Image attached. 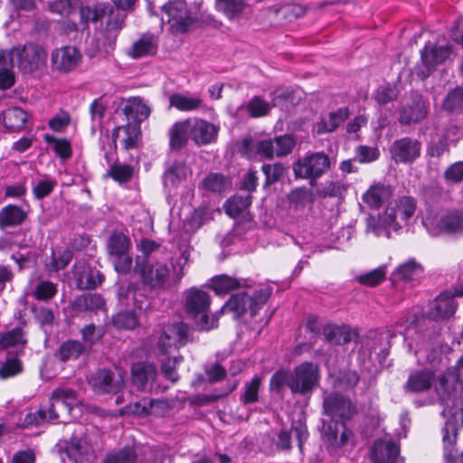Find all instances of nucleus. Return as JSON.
Masks as SVG:
<instances>
[{"label":"nucleus","instance_id":"obj_15","mask_svg":"<svg viewBox=\"0 0 463 463\" xmlns=\"http://www.w3.org/2000/svg\"><path fill=\"white\" fill-rule=\"evenodd\" d=\"M49 406L50 420H57L61 414L70 413L73 407L78 404L77 392L71 388H58L53 391Z\"/></svg>","mask_w":463,"mask_h":463},{"label":"nucleus","instance_id":"obj_31","mask_svg":"<svg viewBox=\"0 0 463 463\" xmlns=\"http://www.w3.org/2000/svg\"><path fill=\"white\" fill-rule=\"evenodd\" d=\"M326 342L332 345H345L357 337V333L346 326L326 325L323 328Z\"/></svg>","mask_w":463,"mask_h":463},{"label":"nucleus","instance_id":"obj_9","mask_svg":"<svg viewBox=\"0 0 463 463\" xmlns=\"http://www.w3.org/2000/svg\"><path fill=\"white\" fill-rule=\"evenodd\" d=\"M8 57L16 64L24 73H32L44 65L46 52L35 44H27L24 47H14L9 52Z\"/></svg>","mask_w":463,"mask_h":463},{"label":"nucleus","instance_id":"obj_55","mask_svg":"<svg viewBox=\"0 0 463 463\" xmlns=\"http://www.w3.org/2000/svg\"><path fill=\"white\" fill-rule=\"evenodd\" d=\"M172 336L176 343V348L185 345L188 342L192 341L190 335V326L183 322L175 323L169 327Z\"/></svg>","mask_w":463,"mask_h":463},{"label":"nucleus","instance_id":"obj_19","mask_svg":"<svg viewBox=\"0 0 463 463\" xmlns=\"http://www.w3.org/2000/svg\"><path fill=\"white\" fill-rule=\"evenodd\" d=\"M191 140L197 146H205L215 142L219 127L200 118H189Z\"/></svg>","mask_w":463,"mask_h":463},{"label":"nucleus","instance_id":"obj_30","mask_svg":"<svg viewBox=\"0 0 463 463\" xmlns=\"http://www.w3.org/2000/svg\"><path fill=\"white\" fill-rule=\"evenodd\" d=\"M169 146L173 151H180L191 139L190 118L175 122L169 129Z\"/></svg>","mask_w":463,"mask_h":463},{"label":"nucleus","instance_id":"obj_42","mask_svg":"<svg viewBox=\"0 0 463 463\" xmlns=\"http://www.w3.org/2000/svg\"><path fill=\"white\" fill-rule=\"evenodd\" d=\"M85 346L78 340L63 342L58 350V356L62 362L78 359L84 352Z\"/></svg>","mask_w":463,"mask_h":463},{"label":"nucleus","instance_id":"obj_8","mask_svg":"<svg viewBox=\"0 0 463 463\" xmlns=\"http://www.w3.org/2000/svg\"><path fill=\"white\" fill-rule=\"evenodd\" d=\"M165 21L175 33H186L195 22L196 16L188 9L184 0L169 1L162 7Z\"/></svg>","mask_w":463,"mask_h":463},{"label":"nucleus","instance_id":"obj_47","mask_svg":"<svg viewBox=\"0 0 463 463\" xmlns=\"http://www.w3.org/2000/svg\"><path fill=\"white\" fill-rule=\"evenodd\" d=\"M133 175L134 168L132 165L115 163L109 167L106 175L119 184H125L132 179Z\"/></svg>","mask_w":463,"mask_h":463},{"label":"nucleus","instance_id":"obj_6","mask_svg":"<svg viewBox=\"0 0 463 463\" xmlns=\"http://www.w3.org/2000/svg\"><path fill=\"white\" fill-rule=\"evenodd\" d=\"M270 291L268 288H261L251 293L243 291L233 294L222 307L221 313L230 312L235 318L244 315L248 310L254 316L257 310L268 300Z\"/></svg>","mask_w":463,"mask_h":463},{"label":"nucleus","instance_id":"obj_45","mask_svg":"<svg viewBox=\"0 0 463 463\" xmlns=\"http://www.w3.org/2000/svg\"><path fill=\"white\" fill-rule=\"evenodd\" d=\"M422 273V268L415 260H409L399 266L393 272L394 280L410 281Z\"/></svg>","mask_w":463,"mask_h":463},{"label":"nucleus","instance_id":"obj_62","mask_svg":"<svg viewBox=\"0 0 463 463\" xmlns=\"http://www.w3.org/2000/svg\"><path fill=\"white\" fill-rule=\"evenodd\" d=\"M137 454L134 449L126 447L115 454L108 456L102 463H136Z\"/></svg>","mask_w":463,"mask_h":463},{"label":"nucleus","instance_id":"obj_33","mask_svg":"<svg viewBox=\"0 0 463 463\" xmlns=\"http://www.w3.org/2000/svg\"><path fill=\"white\" fill-rule=\"evenodd\" d=\"M189 173L190 169L184 163L175 162L165 170L163 175L165 187L176 188L182 181L185 180Z\"/></svg>","mask_w":463,"mask_h":463},{"label":"nucleus","instance_id":"obj_52","mask_svg":"<svg viewBox=\"0 0 463 463\" xmlns=\"http://www.w3.org/2000/svg\"><path fill=\"white\" fill-rule=\"evenodd\" d=\"M44 141L52 146L55 154L62 159H68L71 156V146L65 138H57L49 134L44 135Z\"/></svg>","mask_w":463,"mask_h":463},{"label":"nucleus","instance_id":"obj_48","mask_svg":"<svg viewBox=\"0 0 463 463\" xmlns=\"http://www.w3.org/2000/svg\"><path fill=\"white\" fill-rule=\"evenodd\" d=\"M261 170L266 177L265 187L279 182L286 174V167L281 163L264 164Z\"/></svg>","mask_w":463,"mask_h":463},{"label":"nucleus","instance_id":"obj_7","mask_svg":"<svg viewBox=\"0 0 463 463\" xmlns=\"http://www.w3.org/2000/svg\"><path fill=\"white\" fill-rule=\"evenodd\" d=\"M289 390L293 394L310 395L319 383V369L312 362H304L291 371Z\"/></svg>","mask_w":463,"mask_h":463},{"label":"nucleus","instance_id":"obj_1","mask_svg":"<svg viewBox=\"0 0 463 463\" xmlns=\"http://www.w3.org/2000/svg\"><path fill=\"white\" fill-rule=\"evenodd\" d=\"M80 16L83 28L90 22H101V29L98 42L102 45V50L109 54L113 51L119 32L125 25L127 13L116 8L109 3H98L92 6H82Z\"/></svg>","mask_w":463,"mask_h":463},{"label":"nucleus","instance_id":"obj_27","mask_svg":"<svg viewBox=\"0 0 463 463\" xmlns=\"http://www.w3.org/2000/svg\"><path fill=\"white\" fill-rule=\"evenodd\" d=\"M323 434L325 440L334 448H341L346 444L352 432L343 421L330 420L324 424Z\"/></svg>","mask_w":463,"mask_h":463},{"label":"nucleus","instance_id":"obj_61","mask_svg":"<svg viewBox=\"0 0 463 463\" xmlns=\"http://www.w3.org/2000/svg\"><path fill=\"white\" fill-rule=\"evenodd\" d=\"M26 343L25 333L20 328H14L1 336L0 345L4 347L24 345Z\"/></svg>","mask_w":463,"mask_h":463},{"label":"nucleus","instance_id":"obj_26","mask_svg":"<svg viewBox=\"0 0 463 463\" xmlns=\"http://www.w3.org/2000/svg\"><path fill=\"white\" fill-rule=\"evenodd\" d=\"M393 196V188L390 184L377 183L372 184L363 194V202L371 209H379Z\"/></svg>","mask_w":463,"mask_h":463},{"label":"nucleus","instance_id":"obj_59","mask_svg":"<svg viewBox=\"0 0 463 463\" xmlns=\"http://www.w3.org/2000/svg\"><path fill=\"white\" fill-rule=\"evenodd\" d=\"M380 217V223L384 230V237L390 238L391 230L398 231L401 225L396 221V210L394 208H388L383 213L378 214Z\"/></svg>","mask_w":463,"mask_h":463},{"label":"nucleus","instance_id":"obj_39","mask_svg":"<svg viewBox=\"0 0 463 463\" xmlns=\"http://www.w3.org/2000/svg\"><path fill=\"white\" fill-rule=\"evenodd\" d=\"M172 107L180 111H194L203 106V100L199 97L187 96L181 93H174L169 98Z\"/></svg>","mask_w":463,"mask_h":463},{"label":"nucleus","instance_id":"obj_14","mask_svg":"<svg viewBox=\"0 0 463 463\" xmlns=\"http://www.w3.org/2000/svg\"><path fill=\"white\" fill-rule=\"evenodd\" d=\"M428 102L418 93L411 95L410 99L398 110V121L401 125L409 126L422 121L428 115Z\"/></svg>","mask_w":463,"mask_h":463},{"label":"nucleus","instance_id":"obj_3","mask_svg":"<svg viewBox=\"0 0 463 463\" xmlns=\"http://www.w3.org/2000/svg\"><path fill=\"white\" fill-rule=\"evenodd\" d=\"M436 392L444 406L443 413L463 423V388L458 376L452 372L441 374L436 385Z\"/></svg>","mask_w":463,"mask_h":463},{"label":"nucleus","instance_id":"obj_17","mask_svg":"<svg viewBox=\"0 0 463 463\" xmlns=\"http://www.w3.org/2000/svg\"><path fill=\"white\" fill-rule=\"evenodd\" d=\"M421 144L411 137H402L395 140L390 147V152L396 163L411 164L420 156Z\"/></svg>","mask_w":463,"mask_h":463},{"label":"nucleus","instance_id":"obj_58","mask_svg":"<svg viewBox=\"0 0 463 463\" xmlns=\"http://www.w3.org/2000/svg\"><path fill=\"white\" fill-rule=\"evenodd\" d=\"M248 111L252 118H260L267 116L270 109L271 105L269 102L264 100L259 96H254L248 103Z\"/></svg>","mask_w":463,"mask_h":463},{"label":"nucleus","instance_id":"obj_43","mask_svg":"<svg viewBox=\"0 0 463 463\" xmlns=\"http://www.w3.org/2000/svg\"><path fill=\"white\" fill-rule=\"evenodd\" d=\"M211 285L217 295H226L230 291L241 287L238 279L224 274L213 277Z\"/></svg>","mask_w":463,"mask_h":463},{"label":"nucleus","instance_id":"obj_44","mask_svg":"<svg viewBox=\"0 0 463 463\" xmlns=\"http://www.w3.org/2000/svg\"><path fill=\"white\" fill-rule=\"evenodd\" d=\"M250 204L251 195L250 194L246 195L235 194L231 197L225 204L226 213L232 218H236L241 215Z\"/></svg>","mask_w":463,"mask_h":463},{"label":"nucleus","instance_id":"obj_36","mask_svg":"<svg viewBox=\"0 0 463 463\" xmlns=\"http://www.w3.org/2000/svg\"><path fill=\"white\" fill-rule=\"evenodd\" d=\"M150 108L143 102L139 97H134L128 99L124 108V113L127 117L132 118L137 122H142L150 115Z\"/></svg>","mask_w":463,"mask_h":463},{"label":"nucleus","instance_id":"obj_54","mask_svg":"<svg viewBox=\"0 0 463 463\" xmlns=\"http://www.w3.org/2000/svg\"><path fill=\"white\" fill-rule=\"evenodd\" d=\"M113 325L119 329H134L138 325L136 312L121 311L112 318Z\"/></svg>","mask_w":463,"mask_h":463},{"label":"nucleus","instance_id":"obj_51","mask_svg":"<svg viewBox=\"0 0 463 463\" xmlns=\"http://www.w3.org/2000/svg\"><path fill=\"white\" fill-rule=\"evenodd\" d=\"M442 108L449 113L463 109V86L457 87L447 94Z\"/></svg>","mask_w":463,"mask_h":463},{"label":"nucleus","instance_id":"obj_10","mask_svg":"<svg viewBox=\"0 0 463 463\" xmlns=\"http://www.w3.org/2000/svg\"><path fill=\"white\" fill-rule=\"evenodd\" d=\"M426 228L432 236L440 234L463 233V211H452L439 218L428 219L424 222Z\"/></svg>","mask_w":463,"mask_h":463},{"label":"nucleus","instance_id":"obj_2","mask_svg":"<svg viewBox=\"0 0 463 463\" xmlns=\"http://www.w3.org/2000/svg\"><path fill=\"white\" fill-rule=\"evenodd\" d=\"M183 296L185 313L200 329L208 331L217 326L218 317L210 314L212 298L207 291L192 287L184 290Z\"/></svg>","mask_w":463,"mask_h":463},{"label":"nucleus","instance_id":"obj_18","mask_svg":"<svg viewBox=\"0 0 463 463\" xmlns=\"http://www.w3.org/2000/svg\"><path fill=\"white\" fill-rule=\"evenodd\" d=\"M79 289H93L100 286L104 280L103 274L96 268L85 261H78L73 269Z\"/></svg>","mask_w":463,"mask_h":463},{"label":"nucleus","instance_id":"obj_53","mask_svg":"<svg viewBox=\"0 0 463 463\" xmlns=\"http://www.w3.org/2000/svg\"><path fill=\"white\" fill-rule=\"evenodd\" d=\"M275 146V155L277 157H282L289 155L295 147L296 141L292 136L285 134L277 136L273 138Z\"/></svg>","mask_w":463,"mask_h":463},{"label":"nucleus","instance_id":"obj_37","mask_svg":"<svg viewBox=\"0 0 463 463\" xmlns=\"http://www.w3.org/2000/svg\"><path fill=\"white\" fill-rule=\"evenodd\" d=\"M14 64L6 52H0V89L8 90L14 85L15 76L13 71Z\"/></svg>","mask_w":463,"mask_h":463},{"label":"nucleus","instance_id":"obj_13","mask_svg":"<svg viewBox=\"0 0 463 463\" xmlns=\"http://www.w3.org/2000/svg\"><path fill=\"white\" fill-rule=\"evenodd\" d=\"M88 383L97 394L118 393L124 387V380L108 369H99L88 377Z\"/></svg>","mask_w":463,"mask_h":463},{"label":"nucleus","instance_id":"obj_16","mask_svg":"<svg viewBox=\"0 0 463 463\" xmlns=\"http://www.w3.org/2000/svg\"><path fill=\"white\" fill-rule=\"evenodd\" d=\"M82 55L74 46H63L52 52L51 63L54 71L68 73L75 70L81 61Z\"/></svg>","mask_w":463,"mask_h":463},{"label":"nucleus","instance_id":"obj_25","mask_svg":"<svg viewBox=\"0 0 463 463\" xmlns=\"http://www.w3.org/2000/svg\"><path fill=\"white\" fill-rule=\"evenodd\" d=\"M400 448L392 440L377 439L372 449V459L374 463H396L399 458Z\"/></svg>","mask_w":463,"mask_h":463},{"label":"nucleus","instance_id":"obj_32","mask_svg":"<svg viewBox=\"0 0 463 463\" xmlns=\"http://www.w3.org/2000/svg\"><path fill=\"white\" fill-rule=\"evenodd\" d=\"M27 213L18 205L8 204L0 210V228L5 229L21 225Z\"/></svg>","mask_w":463,"mask_h":463},{"label":"nucleus","instance_id":"obj_63","mask_svg":"<svg viewBox=\"0 0 463 463\" xmlns=\"http://www.w3.org/2000/svg\"><path fill=\"white\" fill-rule=\"evenodd\" d=\"M291 371L279 370L277 371L270 378L269 389L271 392H279L284 386L289 388V383L291 381Z\"/></svg>","mask_w":463,"mask_h":463},{"label":"nucleus","instance_id":"obj_24","mask_svg":"<svg viewBox=\"0 0 463 463\" xmlns=\"http://www.w3.org/2000/svg\"><path fill=\"white\" fill-rule=\"evenodd\" d=\"M458 422L447 421L443 428L444 458L447 463H463V451L458 454L456 449Z\"/></svg>","mask_w":463,"mask_h":463},{"label":"nucleus","instance_id":"obj_49","mask_svg":"<svg viewBox=\"0 0 463 463\" xmlns=\"http://www.w3.org/2000/svg\"><path fill=\"white\" fill-rule=\"evenodd\" d=\"M202 184L208 192L222 193L230 185V182L224 175L212 173L203 180Z\"/></svg>","mask_w":463,"mask_h":463},{"label":"nucleus","instance_id":"obj_23","mask_svg":"<svg viewBox=\"0 0 463 463\" xmlns=\"http://www.w3.org/2000/svg\"><path fill=\"white\" fill-rule=\"evenodd\" d=\"M156 375L155 364L149 362H137L131 367L132 383L140 391H145L151 386Z\"/></svg>","mask_w":463,"mask_h":463},{"label":"nucleus","instance_id":"obj_46","mask_svg":"<svg viewBox=\"0 0 463 463\" xmlns=\"http://www.w3.org/2000/svg\"><path fill=\"white\" fill-rule=\"evenodd\" d=\"M131 242L123 233H113L108 242V252L110 256L128 253Z\"/></svg>","mask_w":463,"mask_h":463},{"label":"nucleus","instance_id":"obj_34","mask_svg":"<svg viewBox=\"0 0 463 463\" xmlns=\"http://www.w3.org/2000/svg\"><path fill=\"white\" fill-rule=\"evenodd\" d=\"M349 117L348 108H340L336 111L329 113L327 118H322L317 123V133L325 134L335 131Z\"/></svg>","mask_w":463,"mask_h":463},{"label":"nucleus","instance_id":"obj_38","mask_svg":"<svg viewBox=\"0 0 463 463\" xmlns=\"http://www.w3.org/2000/svg\"><path fill=\"white\" fill-rule=\"evenodd\" d=\"M27 118V113L18 107L9 108L3 113V122L5 128L10 130L22 129L24 127Z\"/></svg>","mask_w":463,"mask_h":463},{"label":"nucleus","instance_id":"obj_35","mask_svg":"<svg viewBox=\"0 0 463 463\" xmlns=\"http://www.w3.org/2000/svg\"><path fill=\"white\" fill-rule=\"evenodd\" d=\"M157 43L152 34H143L137 41H136L128 54L135 59L153 55L156 52Z\"/></svg>","mask_w":463,"mask_h":463},{"label":"nucleus","instance_id":"obj_41","mask_svg":"<svg viewBox=\"0 0 463 463\" xmlns=\"http://www.w3.org/2000/svg\"><path fill=\"white\" fill-rule=\"evenodd\" d=\"M245 7V0H215V9L229 20L241 15Z\"/></svg>","mask_w":463,"mask_h":463},{"label":"nucleus","instance_id":"obj_28","mask_svg":"<svg viewBox=\"0 0 463 463\" xmlns=\"http://www.w3.org/2000/svg\"><path fill=\"white\" fill-rule=\"evenodd\" d=\"M68 458L75 463H84L93 454V449L87 438L73 436L66 444Z\"/></svg>","mask_w":463,"mask_h":463},{"label":"nucleus","instance_id":"obj_40","mask_svg":"<svg viewBox=\"0 0 463 463\" xmlns=\"http://www.w3.org/2000/svg\"><path fill=\"white\" fill-rule=\"evenodd\" d=\"M58 293V284L48 279L37 281L32 291V296L41 302H49Z\"/></svg>","mask_w":463,"mask_h":463},{"label":"nucleus","instance_id":"obj_5","mask_svg":"<svg viewBox=\"0 0 463 463\" xmlns=\"http://www.w3.org/2000/svg\"><path fill=\"white\" fill-rule=\"evenodd\" d=\"M135 271L137 272L143 284L152 290H164L170 285L172 267L166 263L149 260H141L137 257Z\"/></svg>","mask_w":463,"mask_h":463},{"label":"nucleus","instance_id":"obj_64","mask_svg":"<svg viewBox=\"0 0 463 463\" xmlns=\"http://www.w3.org/2000/svg\"><path fill=\"white\" fill-rule=\"evenodd\" d=\"M398 97V90L391 85L380 86L375 94L374 99L379 105H386Z\"/></svg>","mask_w":463,"mask_h":463},{"label":"nucleus","instance_id":"obj_29","mask_svg":"<svg viewBox=\"0 0 463 463\" xmlns=\"http://www.w3.org/2000/svg\"><path fill=\"white\" fill-rule=\"evenodd\" d=\"M106 302L104 298L97 293H84L76 297L71 302V307L74 313L95 312L104 310Z\"/></svg>","mask_w":463,"mask_h":463},{"label":"nucleus","instance_id":"obj_22","mask_svg":"<svg viewBox=\"0 0 463 463\" xmlns=\"http://www.w3.org/2000/svg\"><path fill=\"white\" fill-rule=\"evenodd\" d=\"M434 381L435 373L431 369L416 370L409 374L403 389L410 393L425 392L431 388Z\"/></svg>","mask_w":463,"mask_h":463},{"label":"nucleus","instance_id":"obj_11","mask_svg":"<svg viewBox=\"0 0 463 463\" xmlns=\"http://www.w3.org/2000/svg\"><path fill=\"white\" fill-rule=\"evenodd\" d=\"M323 411L326 415L331 418V420L351 419L356 413L355 406L352 401L347 396L338 392L325 395Z\"/></svg>","mask_w":463,"mask_h":463},{"label":"nucleus","instance_id":"obj_56","mask_svg":"<svg viewBox=\"0 0 463 463\" xmlns=\"http://www.w3.org/2000/svg\"><path fill=\"white\" fill-rule=\"evenodd\" d=\"M386 278L385 267H379L357 277V281L367 287H375Z\"/></svg>","mask_w":463,"mask_h":463},{"label":"nucleus","instance_id":"obj_50","mask_svg":"<svg viewBox=\"0 0 463 463\" xmlns=\"http://www.w3.org/2000/svg\"><path fill=\"white\" fill-rule=\"evenodd\" d=\"M138 285L136 282H128L126 285H121L118 290V301L122 306L128 307L131 304L137 306L138 300L137 299V291Z\"/></svg>","mask_w":463,"mask_h":463},{"label":"nucleus","instance_id":"obj_60","mask_svg":"<svg viewBox=\"0 0 463 463\" xmlns=\"http://www.w3.org/2000/svg\"><path fill=\"white\" fill-rule=\"evenodd\" d=\"M397 213H400L401 217L408 221L411 219L416 211V201L411 196H402L396 203Z\"/></svg>","mask_w":463,"mask_h":463},{"label":"nucleus","instance_id":"obj_4","mask_svg":"<svg viewBox=\"0 0 463 463\" xmlns=\"http://www.w3.org/2000/svg\"><path fill=\"white\" fill-rule=\"evenodd\" d=\"M331 159L325 152H307L294 162L292 169L296 178L307 179L314 186L317 180L331 168Z\"/></svg>","mask_w":463,"mask_h":463},{"label":"nucleus","instance_id":"obj_12","mask_svg":"<svg viewBox=\"0 0 463 463\" xmlns=\"http://www.w3.org/2000/svg\"><path fill=\"white\" fill-rule=\"evenodd\" d=\"M449 46L426 45L421 51L422 65L415 67L416 75L421 80L427 79L433 69L445 61L450 55Z\"/></svg>","mask_w":463,"mask_h":463},{"label":"nucleus","instance_id":"obj_21","mask_svg":"<svg viewBox=\"0 0 463 463\" xmlns=\"http://www.w3.org/2000/svg\"><path fill=\"white\" fill-rule=\"evenodd\" d=\"M239 152L245 156L256 154L267 159L276 156L273 138L254 140L252 137H245L239 146Z\"/></svg>","mask_w":463,"mask_h":463},{"label":"nucleus","instance_id":"obj_20","mask_svg":"<svg viewBox=\"0 0 463 463\" xmlns=\"http://www.w3.org/2000/svg\"><path fill=\"white\" fill-rule=\"evenodd\" d=\"M455 296H463V291H457L453 296L448 293L440 294L431 304L426 314L427 317L431 320H439L453 316L458 307Z\"/></svg>","mask_w":463,"mask_h":463},{"label":"nucleus","instance_id":"obj_57","mask_svg":"<svg viewBox=\"0 0 463 463\" xmlns=\"http://www.w3.org/2000/svg\"><path fill=\"white\" fill-rule=\"evenodd\" d=\"M261 384V379L255 376L250 382L245 383L244 392L241 396V401L244 404L255 403L259 401V391Z\"/></svg>","mask_w":463,"mask_h":463}]
</instances>
